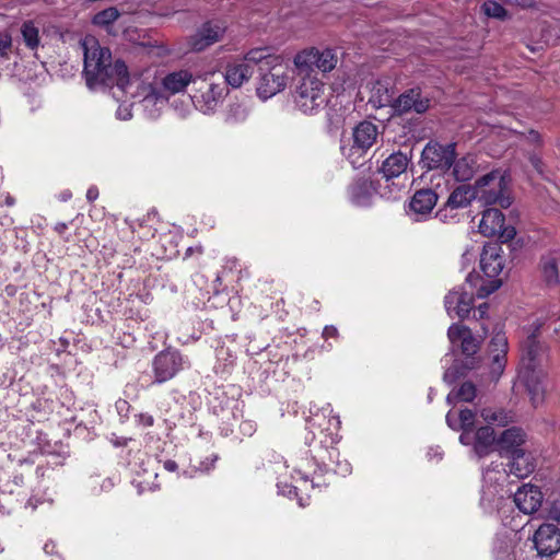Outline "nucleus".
Here are the masks:
<instances>
[{"instance_id":"1","label":"nucleus","mask_w":560,"mask_h":560,"mask_svg":"<svg viewBox=\"0 0 560 560\" xmlns=\"http://www.w3.org/2000/svg\"><path fill=\"white\" fill-rule=\"evenodd\" d=\"M81 46L84 54L83 73L91 90L117 86L128 92L129 88L136 85L132 97L140 100L141 107L150 118L160 115L168 102L165 93L150 81L131 79L126 63L120 59L113 61L110 50L101 46L96 37L86 35Z\"/></svg>"},{"instance_id":"2","label":"nucleus","mask_w":560,"mask_h":560,"mask_svg":"<svg viewBox=\"0 0 560 560\" xmlns=\"http://www.w3.org/2000/svg\"><path fill=\"white\" fill-rule=\"evenodd\" d=\"M544 324L541 318H536L528 328H525L526 338L521 343L518 381L526 387L534 407L544 402L546 394L544 384L546 373L542 363L547 347L536 336Z\"/></svg>"},{"instance_id":"3","label":"nucleus","mask_w":560,"mask_h":560,"mask_svg":"<svg viewBox=\"0 0 560 560\" xmlns=\"http://www.w3.org/2000/svg\"><path fill=\"white\" fill-rule=\"evenodd\" d=\"M503 267L504 258L501 246L497 243H488L483 246L480 256L482 276L471 272L467 276L466 283L476 288L477 298H487L501 287L502 281L499 276Z\"/></svg>"},{"instance_id":"4","label":"nucleus","mask_w":560,"mask_h":560,"mask_svg":"<svg viewBox=\"0 0 560 560\" xmlns=\"http://www.w3.org/2000/svg\"><path fill=\"white\" fill-rule=\"evenodd\" d=\"M259 63L256 92L259 98L267 101L285 89L290 69L282 56L271 55L268 49L266 58Z\"/></svg>"},{"instance_id":"5","label":"nucleus","mask_w":560,"mask_h":560,"mask_svg":"<svg viewBox=\"0 0 560 560\" xmlns=\"http://www.w3.org/2000/svg\"><path fill=\"white\" fill-rule=\"evenodd\" d=\"M472 186L475 200L483 206L498 205L506 209L513 202L510 179L506 172L502 170H493L480 176Z\"/></svg>"},{"instance_id":"6","label":"nucleus","mask_w":560,"mask_h":560,"mask_svg":"<svg viewBox=\"0 0 560 560\" xmlns=\"http://www.w3.org/2000/svg\"><path fill=\"white\" fill-rule=\"evenodd\" d=\"M299 82L294 91V104L305 115H315L327 103L325 84L316 74L296 73Z\"/></svg>"},{"instance_id":"7","label":"nucleus","mask_w":560,"mask_h":560,"mask_svg":"<svg viewBox=\"0 0 560 560\" xmlns=\"http://www.w3.org/2000/svg\"><path fill=\"white\" fill-rule=\"evenodd\" d=\"M195 84L198 85L191 100L197 109L203 114H212L228 94L221 75L217 72L196 74Z\"/></svg>"},{"instance_id":"8","label":"nucleus","mask_w":560,"mask_h":560,"mask_svg":"<svg viewBox=\"0 0 560 560\" xmlns=\"http://www.w3.org/2000/svg\"><path fill=\"white\" fill-rule=\"evenodd\" d=\"M267 56V48H255L244 57L229 61L224 70V81L232 89L241 88L248 82L254 73V66L264 61Z\"/></svg>"},{"instance_id":"9","label":"nucleus","mask_w":560,"mask_h":560,"mask_svg":"<svg viewBox=\"0 0 560 560\" xmlns=\"http://www.w3.org/2000/svg\"><path fill=\"white\" fill-rule=\"evenodd\" d=\"M338 56L332 49L319 50L317 48L304 49L293 59L296 73L316 74L315 69L329 72L337 66Z\"/></svg>"},{"instance_id":"10","label":"nucleus","mask_w":560,"mask_h":560,"mask_svg":"<svg viewBox=\"0 0 560 560\" xmlns=\"http://www.w3.org/2000/svg\"><path fill=\"white\" fill-rule=\"evenodd\" d=\"M509 342L504 332H495L489 342L486 359L487 374L490 381L497 382L504 372L508 363Z\"/></svg>"},{"instance_id":"11","label":"nucleus","mask_w":560,"mask_h":560,"mask_svg":"<svg viewBox=\"0 0 560 560\" xmlns=\"http://www.w3.org/2000/svg\"><path fill=\"white\" fill-rule=\"evenodd\" d=\"M504 215L495 208H488L482 212L479 222V232L486 237L499 236L503 241L512 240L516 232L513 226H504Z\"/></svg>"},{"instance_id":"12","label":"nucleus","mask_w":560,"mask_h":560,"mask_svg":"<svg viewBox=\"0 0 560 560\" xmlns=\"http://www.w3.org/2000/svg\"><path fill=\"white\" fill-rule=\"evenodd\" d=\"M226 28L225 22L207 21L189 37L188 45L194 51H202L222 40Z\"/></svg>"},{"instance_id":"13","label":"nucleus","mask_w":560,"mask_h":560,"mask_svg":"<svg viewBox=\"0 0 560 560\" xmlns=\"http://www.w3.org/2000/svg\"><path fill=\"white\" fill-rule=\"evenodd\" d=\"M455 145L428 143L421 154V163L428 170H450L455 159Z\"/></svg>"},{"instance_id":"14","label":"nucleus","mask_w":560,"mask_h":560,"mask_svg":"<svg viewBox=\"0 0 560 560\" xmlns=\"http://www.w3.org/2000/svg\"><path fill=\"white\" fill-rule=\"evenodd\" d=\"M497 441L494 430L490 425L480 427L476 431L462 432L459 435V442L463 445H471L472 452L478 457L490 454L494 450Z\"/></svg>"},{"instance_id":"15","label":"nucleus","mask_w":560,"mask_h":560,"mask_svg":"<svg viewBox=\"0 0 560 560\" xmlns=\"http://www.w3.org/2000/svg\"><path fill=\"white\" fill-rule=\"evenodd\" d=\"M185 364L177 351H162L153 360L154 383L161 384L173 378Z\"/></svg>"},{"instance_id":"16","label":"nucleus","mask_w":560,"mask_h":560,"mask_svg":"<svg viewBox=\"0 0 560 560\" xmlns=\"http://www.w3.org/2000/svg\"><path fill=\"white\" fill-rule=\"evenodd\" d=\"M470 291L465 288H458L450 291L445 299V310L451 317L465 318L468 317L472 311L474 296L476 294V288L470 287Z\"/></svg>"},{"instance_id":"17","label":"nucleus","mask_w":560,"mask_h":560,"mask_svg":"<svg viewBox=\"0 0 560 560\" xmlns=\"http://www.w3.org/2000/svg\"><path fill=\"white\" fill-rule=\"evenodd\" d=\"M533 544L540 557H550L560 550V532L553 524H542L535 532Z\"/></svg>"},{"instance_id":"18","label":"nucleus","mask_w":560,"mask_h":560,"mask_svg":"<svg viewBox=\"0 0 560 560\" xmlns=\"http://www.w3.org/2000/svg\"><path fill=\"white\" fill-rule=\"evenodd\" d=\"M447 337L452 346L459 347L463 354L467 357L474 355L480 348V340L464 325H451L447 330Z\"/></svg>"},{"instance_id":"19","label":"nucleus","mask_w":560,"mask_h":560,"mask_svg":"<svg viewBox=\"0 0 560 560\" xmlns=\"http://www.w3.org/2000/svg\"><path fill=\"white\" fill-rule=\"evenodd\" d=\"M544 501L540 489L534 485H524L514 493L513 502L524 514H533L539 510Z\"/></svg>"},{"instance_id":"20","label":"nucleus","mask_w":560,"mask_h":560,"mask_svg":"<svg viewBox=\"0 0 560 560\" xmlns=\"http://www.w3.org/2000/svg\"><path fill=\"white\" fill-rule=\"evenodd\" d=\"M196 75L188 69H179L165 74L161 80V88H159L167 98L185 92L190 83H195Z\"/></svg>"},{"instance_id":"21","label":"nucleus","mask_w":560,"mask_h":560,"mask_svg":"<svg viewBox=\"0 0 560 560\" xmlns=\"http://www.w3.org/2000/svg\"><path fill=\"white\" fill-rule=\"evenodd\" d=\"M390 106L397 115H402L410 110L422 114L429 108V100L422 98L418 89H411L398 98L393 100Z\"/></svg>"},{"instance_id":"22","label":"nucleus","mask_w":560,"mask_h":560,"mask_svg":"<svg viewBox=\"0 0 560 560\" xmlns=\"http://www.w3.org/2000/svg\"><path fill=\"white\" fill-rule=\"evenodd\" d=\"M500 465H495L493 467H489L483 472V490H482V497H481V503L483 505H488V508L495 506L498 508L499 504L495 503L494 495L499 493L498 486L500 482L505 481L506 479V472L505 470H500Z\"/></svg>"},{"instance_id":"23","label":"nucleus","mask_w":560,"mask_h":560,"mask_svg":"<svg viewBox=\"0 0 560 560\" xmlns=\"http://www.w3.org/2000/svg\"><path fill=\"white\" fill-rule=\"evenodd\" d=\"M438 201V195L432 189H420L415 192L410 202L408 214L420 221L431 213Z\"/></svg>"},{"instance_id":"24","label":"nucleus","mask_w":560,"mask_h":560,"mask_svg":"<svg viewBox=\"0 0 560 560\" xmlns=\"http://www.w3.org/2000/svg\"><path fill=\"white\" fill-rule=\"evenodd\" d=\"M525 444L526 433L520 428L504 430L497 441L499 452L504 457L526 450Z\"/></svg>"},{"instance_id":"25","label":"nucleus","mask_w":560,"mask_h":560,"mask_svg":"<svg viewBox=\"0 0 560 560\" xmlns=\"http://www.w3.org/2000/svg\"><path fill=\"white\" fill-rule=\"evenodd\" d=\"M377 135V127L374 124L370 121L360 122L353 130V145L350 149L352 153L348 156L366 152L376 141Z\"/></svg>"},{"instance_id":"26","label":"nucleus","mask_w":560,"mask_h":560,"mask_svg":"<svg viewBox=\"0 0 560 560\" xmlns=\"http://www.w3.org/2000/svg\"><path fill=\"white\" fill-rule=\"evenodd\" d=\"M508 458L509 474L514 475L517 478H526L535 470V458L527 448L522 452H517Z\"/></svg>"},{"instance_id":"27","label":"nucleus","mask_w":560,"mask_h":560,"mask_svg":"<svg viewBox=\"0 0 560 560\" xmlns=\"http://www.w3.org/2000/svg\"><path fill=\"white\" fill-rule=\"evenodd\" d=\"M452 174L457 182L470 180L481 168L478 158L467 154L458 160L454 159Z\"/></svg>"},{"instance_id":"28","label":"nucleus","mask_w":560,"mask_h":560,"mask_svg":"<svg viewBox=\"0 0 560 560\" xmlns=\"http://www.w3.org/2000/svg\"><path fill=\"white\" fill-rule=\"evenodd\" d=\"M376 194V188L369 180H358L349 188V197L353 205L358 207H368Z\"/></svg>"},{"instance_id":"29","label":"nucleus","mask_w":560,"mask_h":560,"mask_svg":"<svg viewBox=\"0 0 560 560\" xmlns=\"http://www.w3.org/2000/svg\"><path fill=\"white\" fill-rule=\"evenodd\" d=\"M476 413L470 409H460L459 411L450 410L446 415L447 425L455 431H472Z\"/></svg>"},{"instance_id":"30","label":"nucleus","mask_w":560,"mask_h":560,"mask_svg":"<svg viewBox=\"0 0 560 560\" xmlns=\"http://www.w3.org/2000/svg\"><path fill=\"white\" fill-rule=\"evenodd\" d=\"M393 102V91L388 81L377 80L370 89L369 103L375 108L390 105Z\"/></svg>"},{"instance_id":"31","label":"nucleus","mask_w":560,"mask_h":560,"mask_svg":"<svg viewBox=\"0 0 560 560\" xmlns=\"http://www.w3.org/2000/svg\"><path fill=\"white\" fill-rule=\"evenodd\" d=\"M409 164V159L401 152L390 154L382 165V174L386 179H390L402 174Z\"/></svg>"},{"instance_id":"32","label":"nucleus","mask_w":560,"mask_h":560,"mask_svg":"<svg viewBox=\"0 0 560 560\" xmlns=\"http://www.w3.org/2000/svg\"><path fill=\"white\" fill-rule=\"evenodd\" d=\"M517 533L511 532L504 537H500L495 541L494 555L497 560H517L516 542Z\"/></svg>"},{"instance_id":"33","label":"nucleus","mask_w":560,"mask_h":560,"mask_svg":"<svg viewBox=\"0 0 560 560\" xmlns=\"http://www.w3.org/2000/svg\"><path fill=\"white\" fill-rule=\"evenodd\" d=\"M541 273L548 285L560 282V254H550L541 259Z\"/></svg>"},{"instance_id":"34","label":"nucleus","mask_w":560,"mask_h":560,"mask_svg":"<svg viewBox=\"0 0 560 560\" xmlns=\"http://www.w3.org/2000/svg\"><path fill=\"white\" fill-rule=\"evenodd\" d=\"M475 200V190L472 185H462L452 191L447 199V207L459 209L467 207Z\"/></svg>"},{"instance_id":"35","label":"nucleus","mask_w":560,"mask_h":560,"mask_svg":"<svg viewBox=\"0 0 560 560\" xmlns=\"http://www.w3.org/2000/svg\"><path fill=\"white\" fill-rule=\"evenodd\" d=\"M476 395V386L471 382H465L458 388H454L448 393L446 401L450 405L470 402L475 399Z\"/></svg>"},{"instance_id":"36","label":"nucleus","mask_w":560,"mask_h":560,"mask_svg":"<svg viewBox=\"0 0 560 560\" xmlns=\"http://www.w3.org/2000/svg\"><path fill=\"white\" fill-rule=\"evenodd\" d=\"M120 12L115 7H109L96 13L92 19V23L107 30L118 20Z\"/></svg>"},{"instance_id":"37","label":"nucleus","mask_w":560,"mask_h":560,"mask_svg":"<svg viewBox=\"0 0 560 560\" xmlns=\"http://www.w3.org/2000/svg\"><path fill=\"white\" fill-rule=\"evenodd\" d=\"M480 416L489 425L497 424L499 427H504L511 420V417L506 412L491 408L482 409L480 411Z\"/></svg>"},{"instance_id":"38","label":"nucleus","mask_w":560,"mask_h":560,"mask_svg":"<svg viewBox=\"0 0 560 560\" xmlns=\"http://www.w3.org/2000/svg\"><path fill=\"white\" fill-rule=\"evenodd\" d=\"M21 33L24 39L25 45L34 49L39 44V30L35 26L32 21L25 22L22 25Z\"/></svg>"},{"instance_id":"39","label":"nucleus","mask_w":560,"mask_h":560,"mask_svg":"<svg viewBox=\"0 0 560 560\" xmlns=\"http://www.w3.org/2000/svg\"><path fill=\"white\" fill-rule=\"evenodd\" d=\"M486 15L497 19H503L506 15L505 9L495 1H486L482 5Z\"/></svg>"},{"instance_id":"40","label":"nucleus","mask_w":560,"mask_h":560,"mask_svg":"<svg viewBox=\"0 0 560 560\" xmlns=\"http://www.w3.org/2000/svg\"><path fill=\"white\" fill-rule=\"evenodd\" d=\"M256 422L249 419L243 420L240 424V431L245 436H252L256 432Z\"/></svg>"},{"instance_id":"41","label":"nucleus","mask_w":560,"mask_h":560,"mask_svg":"<svg viewBox=\"0 0 560 560\" xmlns=\"http://www.w3.org/2000/svg\"><path fill=\"white\" fill-rule=\"evenodd\" d=\"M12 45L11 36L7 33H0V57L7 55Z\"/></svg>"},{"instance_id":"42","label":"nucleus","mask_w":560,"mask_h":560,"mask_svg":"<svg viewBox=\"0 0 560 560\" xmlns=\"http://www.w3.org/2000/svg\"><path fill=\"white\" fill-rule=\"evenodd\" d=\"M116 116L120 120H128L132 117L131 108L129 105H119Z\"/></svg>"},{"instance_id":"43","label":"nucleus","mask_w":560,"mask_h":560,"mask_svg":"<svg viewBox=\"0 0 560 560\" xmlns=\"http://www.w3.org/2000/svg\"><path fill=\"white\" fill-rule=\"evenodd\" d=\"M137 423L142 427H151L154 423V419L149 413H139L136 416Z\"/></svg>"},{"instance_id":"44","label":"nucleus","mask_w":560,"mask_h":560,"mask_svg":"<svg viewBox=\"0 0 560 560\" xmlns=\"http://www.w3.org/2000/svg\"><path fill=\"white\" fill-rule=\"evenodd\" d=\"M277 487H278L279 493H281L283 495H288V497L295 493V490H296V486L287 485L282 481H279Z\"/></svg>"},{"instance_id":"45","label":"nucleus","mask_w":560,"mask_h":560,"mask_svg":"<svg viewBox=\"0 0 560 560\" xmlns=\"http://www.w3.org/2000/svg\"><path fill=\"white\" fill-rule=\"evenodd\" d=\"M336 472L341 476H347L351 472V465L350 463L345 459L342 462H338L336 466Z\"/></svg>"},{"instance_id":"46","label":"nucleus","mask_w":560,"mask_h":560,"mask_svg":"<svg viewBox=\"0 0 560 560\" xmlns=\"http://www.w3.org/2000/svg\"><path fill=\"white\" fill-rule=\"evenodd\" d=\"M487 312H488V304L487 303H482L480 304L477 310H474L472 311V316L474 318L476 319H482L486 317L487 315Z\"/></svg>"},{"instance_id":"47","label":"nucleus","mask_w":560,"mask_h":560,"mask_svg":"<svg viewBox=\"0 0 560 560\" xmlns=\"http://www.w3.org/2000/svg\"><path fill=\"white\" fill-rule=\"evenodd\" d=\"M340 419L338 416H331V418L329 419V427L327 428V430L330 431V434L334 435L335 432H337L340 428Z\"/></svg>"},{"instance_id":"48","label":"nucleus","mask_w":560,"mask_h":560,"mask_svg":"<svg viewBox=\"0 0 560 560\" xmlns=\"http://www.w3.org/2000/svg\"><path fill=\"white\" fill-rule=\"evenodd\" d=\"M338 336V330L335 326H326L323 330V337L325 339L335 338Z\"/></svg>"},{"instance_id":"49","label":"nucleus","mask_w":560,"mask_h":560,"mask_svg":"<svg viewBox=\"0 0 560 560\" xmlns=\"http://www.w3.org/2000/svg\"><path fill=\"white\" fill-rule=\"evenodd\" d=\"M97 197H98L97 187H95V186L90 187L86 191V199L92 202V201L96 200Z\"/></svg>"},{"instance_id":"50","label":"nucleus","mask_w":560,"mask_h":560,"mask_svg":"<svg viewBox=\"0 0 560 560\" xmlns=\"http://www.w3.org/2000/svg\"><path fill=\"white\" fill-rule=\"evenodd\" d=\"M530 163L539 174H542V163L538 156H530Z\"/></svg>"},{"instance_id":"51","label":"nucleus","mask_w":560,"mask_h":560,"mask_svg":"<svg viewBox=\"0 0 560 560\" xmlns=\"http://www.w3.org/2000/svg\"><path fill=\"white\" fill-rule=\"evenodd\" d=\"M475 257H476L475 253L466 250L463 254L462 258H463L464 264L470 265L475 260Z\"/></svg>"},{"instance_id":"52","label":"nucleus","mask_w":560,"mask_h":560,"mask_svg":"<svg viewBox=\"0 0 560 560\" xmlns=\"http://www.w3.org/2000/svg\"><path fill=\"white\" fill-rule=\"evenodd\" d=\"M428 456L430 458H435L436 460H440L442 458V452L440 451L439 447L430 448V451L428 452Z\"/></svg>"},{"instance_id":"53","label":"nucleus","mask_w":560,"mask_h":560,"mask_svg":"<svg viewBox=\"0 0 560 560\" xmlns=\"http://www.w3.org/2000/svg\"><path fill=\"white\" fill-rule=\"evenodd\" d=\"M164 467L168 471H174L177 468V464L174 460H167V462H165Z\"/></svg>"},{"instance_id":"54","label":"nucleus","mask_w":560,"mask_h":560,"mask_svg":"<svg viewBox=\"0 0 560 560\" xmlns=\"http://www.w3.org/2000/svg\"><path fill=\"white\" fill-rule=\"evenodd\" d=\"M296 474H298V478L293 477V479L298 482L299 480H302L304 482H306L308 480L307 478V475L306 474H303L301 472V470H296Z\"/></svg>"},{"instance_id":"55","label":"nucleus","mask_w":560,"mask_h":560,"mask_svg":"<svg viewBox=\"0 0 560 560\" xmlns=\"http://www.w3.org/2000/svg\"><path fill=\"white\" fill-rule=\"evenodd\" d=\"M66 229H67V224L66 223H58L56 225V231L59 232V233H62Z\"/></svg>"},{"instance_id":"56","label":"nucleus","mask_w":560,"mask_h":560,"mask_svg":"<svg viewBox=\"0 0 560 560\" xmlns=\"http://www.w3.org/2000/svg\"><path fill=\"white\" fill-rule=\"evenodd\" d=\"M550 515L556 518L557 521H560V510H551Z\"/></svg>"},{"instance_id":"57","label":"nucleus","mask_w":560,"mask_h":560,"mask_svg":"<svg viewBox=\"0 0 560 560\" xmlns=\"http://www.w3.org/2000/svg\"><path fill=\"white\" fill-rule=\"evenodd\" d=\"M5 205L9 206V207L13 206L14 205V198L11 197L10 195H7V197H5Z\"/></svg>"},{"instance_id":"58","label":"nucleus","mask_w":560,"mask_h":560,"mask_svg":"<svg viewBox=\"0 0 560 560\" xmlns=\"http://www.w3.org/2000/svg\"><path fill=\"white\" fill-rule=\"evenodd\" d=\"M70 197H71V194H70V192H63V194H62V200H63V201L68 200Z\"/></svg>"},{"instance_id":"59","label":"nucleus","mask_w":560,"mask_h":560,"mask_svg":"<svg viewBox=\"0 0 560 560\" xmlns=\"http://www.w3.org/2000/svg\"><path fill=\"white\" fill-rule=\"evenodd\" d=\"M451 374H452V373H451V371H450V370H448V371H446V372H445V374H444V380L448 382V381H450V378H451Z\"/></svg>"},{"instance_id":"60","label":"nucleus","mask_w":560,"mask_h":560,"mask_svg":"<svg viewBox=\"0 0 560 560\" xmlns=\"http://www.w3.org/2000/svg\"><path fill=\"white\" fill-rule=\"evenodd\" d=\"M28 504L32 505V509L36 508V505H34L31 500L28 501Z\"/></svg>"},{"instance_id":"61","label":"nucleus","mask_w":560,"mask_h":560,"mask_svg":"<svg viewBox=\"0 0 560 560\" xmlns=\"http://www.w3.org/2000/svg\"><path fill=\"white\" fill-rule=\"evenodd\" d=\"M330 442H331V443L337 442L336 438L331 436V441H330Z\"/></svg>"},{"instance_id":"62","label":"nucleus","mask_w":560,"mask_h":560,"mask_svg":"<svg viewBox=\"0 0 560 560\" xmlns=\"http://www.w3.org/2000/svg\"><path fill=\"white\" fill-rule=\"evenodd\" d=\"M558 319L560 320V312L558 313Z\"/></svg>"}]
</instances>
